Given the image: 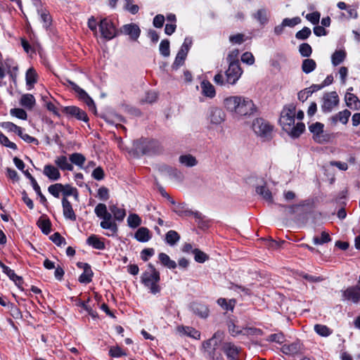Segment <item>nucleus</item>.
<instances>
[{
    "label": "nucleus",
    "mask_w": 360,
    "mask_h": 360,
    "mask_svg": "<svg viewBox=\"0 0 360 360\" xmlns=\"http://www.w3.org/2000/svg\"><path fill=\"white\" fill-rule=\"evenodd\" d=\"M238 50L235 49L228 54L226 60L229 63V68L225 71V77L221 72L215 75L213 79L215 84L220 86L236 84L243 74V70L238 59Z\"/></svg>",
    "instance_id": "1"
},
{
    "label": "nucleus",
    "mask_w": 360,
    "mask_h": 360,
    "mask_svg": "<svg viewBox=\"0 0 360 360\" xmlns=\"http://www.w3.org/2000/svg\"><path fill=\"white\" fill-rule=\"evenodd\" d=\"M296 107L293 103L286 105L281 112L279 123L283 129L291 138L296 139L305 130L303 122H297L295 124Z\"/></svg>",
    "instance_id": "2"
},
{
    "label": "nucleus",
    "mask_w": 360,
    "mask_h": 360,
    "mask_svg": "<svg viewBox=\"0 0 360 360\" xmlns=\"http://www.w3.org/2000/svg\"><path fill=\"white\" fill-rule=\"evenodd\" d=\"M94 212L97 217L102 219L100 223L101 227L110 231V233H106V236H112L116 235L118 231V226L112 213L108 210L106 205L98 203L94 209Z\"/></svg>",
    "instance_id": "3"
},
{
    "label": "nucleus",
    "mask_w": 360,
    "mask_h": 360,
    "mask_svg": "<svg viewBox=\"0 0 360 360\" xmlns=\"http://www.w3.org/2000/svg\"><path fill=\"white\" fill-rule=\"evenodd\" d=\"M147 267V270L141 276V281L152 294L155 295L161 290V287L159 284L160 274L151 263L148 264Z\"/></svg>",
    "instance_id": "4"
},
{
    "label": "nucleus",
    "mask_w": 360,
    "mask_h": 360,
    "mask_svg": "<svg viewBox=\"0 0 360 360\" xmlns=\"http://www.w3.org/2000/svg\"><path fill=\"white\" fill-rule=\"evenodd\" d=\"M159 143L157 141L141 138L133 143L134 153L137 155H153L159 150Z\"/></svg>",
    "instance_id": "5"
},
{
    "label": "nucleus",
    "mask_w": 360,
    "mask_h": 360,
    "mask_svg": "<svg viewBox=\"0 0 360 360\" xmlns=\"http://www.w3.org/2000/svg\"><path fill=\"white\" fill-rule=\"evenodd\" d=\"M252 129L263 141L272 139L274 126L263 118H257L252 122Z\"/></svg>",
    "instance_id": "6"
},
{
    "label": "nucleus",
    "mask_w": 360,
    "mask_h": 360,
    "mask_svg": "<svg viewBox=\"0 0 360 360\" xmlns=\"http://www.w3.org/2000/svg\"><path fill=\"white\" fill-rule=\"evenodd\" d=\"M323 124L316 122L309 127V131L313 134V139L318 143H324L330 141V136L323 133Z\"/></svg>",
    "instance_id": "7"
},
{
    "label": "nucleus",
    "mask_w": 360,
    "mask_h": 360,
    "mask_svg": "<svg viewBox=\"0 0 360 360\" xmlns=\"http://www.w3.org/2000/svg\"><path fill=\"white\" fill-rule=\"evenodd\" d=\"M98 26L101 36L104 39L110 40L116 36V28L110 19L107 18L101 19Z\"/></svg>",
    "instance_id": "8"
},
{
    "label": "nucleus",
    "mask_w": 360,
    "mask_h": 360,
    "mask_svg": "<svg viewBox=\"0 0 360 360\" xmlns=\"http://www.w3.org/2000/svg\"><path fill=\"white\" fill-rule=\"evenodd\" d=\"M222 338L223 333L218 330L214 333L211 338L203 342L202 347L210 356L214 355L215 350L221 342Z\"/></svg>",
    "instance_id": "9"
},
{
    "label": "nucleus",
    "mask_w": 360,
    "mask_h": 360,
    "mask_svg": "<svg viewBox=\"0 0 360 360\" xmlns=\"http://www.w3.org/2000/svg\"><path fill=\"white\" fill-rule=\"evenodd\" d=\"M339 97L336 91L326 93L323 97L321 110L323 112H330L339 103Z\"/></svg>",
    "instance_id": "10"
},
{
    "label": "nucleus",
    "mask_w": 360,
    "mask_h": 360,
    "mask_svg": "<svg viewBox=\"0 0 360 360\" xmlns=\"http://www.w3.org/2000/svg\"><path fill=\"white\" fill-rule=\"evenodd\" d=\"M256 112V107L252 102L248 98L241 97V101L238 107L236 112L238 116H250L253 115Z\"/></svg>",
    "instance_id": "11"
},
{
    "label": "nucleus",
    "mask_w": 360,
    "mask_h": 360,
    "mask_svg": "<svg viewBox=\"0 0 360 360\" xmlns=\"http://www.w3.org/2000/svg\"><path fill=\"white\" fill-rule=\"evenodd\" d=\"M67 82L71 86L72 89L77 93L79 99L82 100L86 105L89 107L90 110H96V105L93 99L89 96V94L81 87H79L75 82L68 79Z\"/></svg>",
    "instance_id": "12"
},
{
    "label": "nucleus",
    "mask_w": 360,
    "mask_h": 360,
    "mask_svg": "<svg viewBox=\"0 0 360 360\" xmlns=\"http://www.w3.org/2000/svg\"><path fill=\"white\" fill-rule=\"evenodd\" d=\"M191 44V41L188 43V39H185L184 42L178 51L175 60L172 65V68L173 70H177L179 68V67L183 65L189 50V44Z\"/></svg>",
    "instance_id": "13"
},
{
    "label": "nucleus",
    "mask_w": 360,
    "mask_h": 360,
    "mask_svg": "<svg viewBox=\"0 0 360 360\" xmlns=\"http://www.w3.org/2000/svg\"><path fill=\"white\" fill-rule=\"evenodd\" d=\"M221 350L229 360H239L238 355L241 352V347L236 346L233 342H224Z\"/></svg>",
    "instance_id": "14"
},
{
    "label": "nucleus",
    "mask_w": 360,
    "mask_h": 360,
    "mask_svg": "<svg viewBox=\"0 0 360 360\" xmlns=\"http://www.w3.org/2000/svg\"><path fill=\"white\" fill-rule=\"evenodd\" d=\"M173 212L180 217L193 216L195 219H201L202 214L198 211L193 212L188 209L187 205L184 202L178 203L173 209Z\"/></svg>",
    "instance_id": "15"
},
{
    "label": "nucleus",
    "mask_w": 360,
    "mask_h": 360,
    "mask_svg": "<svg viewBox=\"0 0 360 360\" xmlns=\"http://www.w3.org/2000/svg\"><path fill=\"white\" fill-rule=\"evenodd\" d=\"M63 112L67 115L75 117L79 120H82L85 122L89 121V117L86 112L77 106L71 105L64 107Z\"/></svg>",
    "instance_id": "16"
},
{
    "label": "nucleus",
    "mask_w": 360,
    "mask_h": 360,
    "mask_svg": "<svg viewBox=\"0 0 360 360\" xmlns=\"http://www.w3.org/2000/svg\"><path fill=\"white\" fill-rule=\"evenodd\" d=\"M77 266L83 269V273L79 276L78 281L81 283H89L92 281L94 273L91 270V266L87 263L78 262Z\"/></svg>",
    "instance_id": "17"
},
{
    "label": "nucleus",
    "mask_w": 360,
    "mask_h": 360,
    "mask_svg": "<svg viewBox=\"0 0 360 360\" xmlns=\"http://www.w3.org/2000/svg\"><path fill=\"white\" fill-rule=\"evenodd\" d=\"M342 297L344 300L357 303L360 300V287L355 285L347 288L342 291Z\"/></svg>",
    "instance_id": "18"
},
{
    "label": "nucleus",
    "mask_w": 360,
    "mask_h": 360,
    "mask_svg": "<svg viewBox=\"0 0 360 360\" xmlns=\"http://www.w3.org/2000/svg\"><path fill=\"white\" fill-rule=\"evenodd\" d=\"M122 32L124 34L129 35L131 39L136 41L140 36L141 30L137 25L130 23L124 25L122 28Z\"/></svg>",
    "instance_id": "19"
},
{
    "label": "nucleus",
    "mask_w": 360,
    "mask_h": 360,
    "mask_svg": "<svg viewBox=\"0 0 360 360\" xmlns=\"http://www.w3.org/2000/svg\"><path fill=\"white\" fill-rule=\"evenodd\" d=\"M43 174L51 181H58L60 179L59 169L52 165L48 164L44 167Z\"/></svg>",
    "instance_id": "20"
},
{
    "label": "nucleus",
    "mask_w": 360,
    "mask_h": 360,
    "mask_svg": "<svg viewBox=\"0 0 360 360\" xmlns=\"http://www.w3.org/2000/svg\"><path fill=\"white\" fill-rule=\"evenodd\" d=\"M350 116L351 112L349 110L345 109L332 116L329 120L333 125H336L338 122L343 124H346L348 122Z\"/></svg>",
    "instance_id": "21"
},
{
    "label": "nucleus",
    "mask_w": 360,
    "mask_h": 360,
    "mask_svg": "<svg viewBox=\"0 0 360 360\" xmlns=\"http://www.w3.org/2000/svg\"><path fill=\"white\" fill-rule=\"evenodd\" d=\"M62 205L64 217L71 221H76L77 216L73 210L71 202L66 198H63Z\"/></svg>",
    "instance_id": "22"
},
{
    "label": "nucleus",
    "mask_w": 360,
    "mask_h": 360,
    "mask_svg": "<svg viewBox=\"0 0 360 360\" xmlns=\"http://www.w3.org/2000/svg\"><path fill=\"white\" fill-rule=\"evenodd\" d=\"M54 163L62 171H72L74 167L65 155H59L55 158Z\"/></svg>",
    "instance_id": "23"
},
{
    "label": "nucleus",
    "mask_w": 360,
    "mask_h": 360,
    "mask_svg": "<svg viewBox=\"0 0 360 360\" xmlns=\"http://www.w3.org/2000/svg\"><path fill=\"white\" fill-rule=\"evenodd\" d=\"M242 96H230L224 99V105L225 108L233 112H236L238 107L241 101Z\"/></svg>",
    "instance_id": "24"
},
{
    "label": "nucleus",
    "mask_w": 360,
    "mask_h": 360,
    "mask_svg": "<svg viewBox=\"0 0 360 360\" xmlns=\"http://www.w3.org/2000/svg\"><path fill=\"white\" fill-rule=\"evenodd\" d=\"M346 105L348 108L354 110H360V100L354 94L347 92L345 97Z\"/></svg>",
    "instance_id": "25"
},
{
    "label": "nucleus",
    "mask_w": 360,
    "mask_h": 360,
    "mask_svg": "<svg viewBox=\"0 0 360 360\" xmlns=\"http://www.w3.org/2000/svg\"><path fill=\"white\" fill-rule=\"evenodd\" d=\"M225 114L224 111L218 108H213L210 112V122L214 124H219L224 122Z\"/></svg>",
    "instance_id": "26"
},
{
    "label": "nucleus",
    "mask_w": 360,
    "mask_h": 360,
    "mask_svg": "<svg viewBox=\"0 0 360 360\" xmlns=\"http://www.w3.org/2000/svg\"><path fill=\"white\" fill-rule=\"evenodd\" d=\"M301 349L299 342H294L290 344H285L281 347V352L286 355H294L297 354Z\"/></svg>",
    "instance_id": "27"
},
{
    "label": "nucleus",
    "mask_w": 360,
    "mask_h": 360,
    "mask_svg": "<svg viewBox=\"0 0 360 360\" xmlns=\"http://www.w3.org/2000/svg\"><path fill=\"white\" fill-rule=\"evenodd\" d=\"M150 238V231L146 227H140L134 234V238L141 243L148 242Z\"/></svg>",
    "instance_id": "28"
},
{
    "label": "nucleus",
    "mask_w": 360,
    "mask_h": 360,
    "mask_svg": "<svg viewBox=\"0 0 360 360\" xmlns=\"http://www.w3.org/2000/svg\"><path fill=\"white\" fill-rule=\"evenodd\" d=\"M202 94L210 98L215 96L216 91L214 86L207 80H203L201 82Z\"/></svg>",
    "instance_id": "29"
},
{
    "label": "nucleus",
    "mask_w": 360,
    "mask_h": 360,
    "mask_svg": "<svg viewBox=\"0 0 360 360\" xmlns=\"http://www.w3.org/2000/svg\"><path fill=\"white\" fill-rule=\"evenodd\" d=\"M86 243L96 250H103L105 248L104 242L96 235H91L86 239Z\"/></svg>",
    "instance_id": "30"
},
{
    "label": "nucleus",
    "mask_w": 360,
    "mask_h": 360,
    "mask_svg": "<svg viewBox=\"0 0 360 360\" xmlns=\"http://www.w3.org/2000/svg\"><path fill=\"white\" fill-rule=\"evenodd\" d=\"M109 210L112 213L115 221H122L124 217H126L125 210L123 208L118 207L115 205H110L109 207Z\"/></svg>",
    "instance_id": "31"
},
{
    "label": "nucleus",
    "mask_w": 360,
    "mask_h": 360,
    "mask_svg": "<svg viewBox=\"0 0 360 360\" xmlns=\"http://www.w3.org/2000/svg\"><path fill=\"white\" fill-rule=\"evenodd\" d=\"M20 103L22 106L25 107V108L31 110L34 106L36 101L33 95L26 94L22 96L20 101Z\"/></svg>",
    "instance_id": "32"
},
{
    "label": "nucleus",
    "mask_w": 360,
    "mask_h": 360,
    "mask_svg": "<svg viewBox=\"0 0 360 360\" xmlns=\"http://www.w3.org/2000/svg\"><path fill=\"white\" fill-rule=\"evenodd\" d=\"M256 192L261 195L263 199L269 203H273V196L270 190L266 186H260L256 188Z\"/></svg>",
    "instance_id": "33"
},
{
    "label": "nucleus",
    "mask_w": 360,
    "mask_h": 360,
    "mask_svg": "<svg viewBox=\"0 0 360 360\" xmlns=\"http://www.w3.org/2000/svg\"><path fill=\"white\" fill-rule=\"evenodd\" d=\"M158 259L164 266L170 269H174L176 267V263L175 261L170 259V257L164 252H161L158 255Z\"/></svg>",
    "instance_id": "34"
},
{
    "label": "nucleus",
    "mask_w": 360,
    "mask_h": 360,
    "mask_svg": "<svg viewBox=\"0 0 360 360\" xmlns=\"http://www.w3.org/2000/svg\"><path fill=\"white\" fill-rule=\"evenodd\" d=\"M316 63L314 59L306 58L302 61L301 69L304 73L309 74L316 68Z\"/></svg>",
    "instance_id": "35"
},
{
    "label": "nucleus",
    "mask_w": 360,
    "mask_h": 360,
    "mask_svg": "<svg viewBox=\"0 0 360 360\" xmlns=\"http://www.w3.org/2000/svg\"><path fill=\"white\" fill-rule=\"evenodd\" d=\"M346 52L344 50H336L331 56V63L334 66H338L346 58Z\"/></svg>",
    "instance_id": "36"
},
{
    "label": "nucleus",
    "mask_w": 360,
    "mask_h": 360,
    "mask_svg": "<svg viewBox=\"0 0 360 360\" xmlns=\"http://www.w3.org/2000/svg\"><path fill=\"white\" fill-rule=\"evenodd\" d=\"M192 309L193 312L201 318H206L209 315V309L205 304H193Z\"/></svg>",
    "instance_id": "37"
},
{
    "label": "nucleus",
    "mask_w": 360,
    "mask_h": 360,
    "mask_svg": "<svg viewBox=\"0 0 360 360\" xmlns=\"http://www.w3.org/2000/svg\"><path fill=\"white\" fill-rule=\"evenodd\" d=\"M179 162L188 167H194L198 164L196 158L191 154L181 155Z\"/></svg>",
    "instance_id": "38"
},
{
    "label": "nucleus",
    "mask_w": 360,
    "mask_h": 360,
    "mask_svg": "<svg viewBox=\"0 0 360 360\" xmlns=\"http://www.w3.org/2000/svg\"><path fill=\"white\" fill-rule=\"evenodd\" d=\"M180 240V235L173 230L169 231L165 235V241L170 246H174Z\"/></svg>",
    "instance_id": "39"
},
{
    "label": "nucleus",
    "mask_w": 360,
    "mask_h": 360,
    "mask_svg": "<svg viewBox=\"0 0 360 360\" xmlns=\"http://www.w3.org/2000/svg\"><path fill=\"white\" fill-rule=\"evenodd\" d=\"M304 205L305 203L304 201H302L298 204H293L290 205L278 204L279 207L285 209V211L287 212V214L290 215L295 214L300 207H304Z\"/></svg>",
    "instance_id": "40"
},
{
    "label": "nucleus",
    "mask_w": 360,
    "mask_h": 360,
    "mask_svg": "<svg viewBox=\"0 0 360 360\" xmlns=\"http://www.w3.org/2000/svg\"><path fill=\"white\" fill-rule=\"evenodd\" d=\"M37 225L45 235H48L51 232V223L49 219L40 218L37 221Z\"/></svg>",
    "instance_id": "41"
},
{
    "label": "nucleus",
    "mask_w": 360,
    "mask_h": 360,
    "mask_svg": "<svg viewBox=\"0 0 360 360\" xmlns=\"http://www.w3.org/2000/svg\"><path fill=\"white\" fill-rule=\"evenodd\" d=\"M253 17L262 25L268 22L267 11L264 8L259 9L254 15Z\"/></svg>",
    "instance_id": "42"
},
{
    "label": "nucleus",
    "mask_w": 360,
    "mask_h": 360,
    "mask_svg": "<svg viewBox=\"0 0 360 360\" xmlns=\"http://www.w3.org/2000/svg\"><path fill=\"white\" fill-rule=\"evenodd\" d=\"M85 160V157L79 153H75L70 155V161L72 165L75 164L79 167H82Z\"/></svg>",
    "instance_id": "43"
},
{
    "label": "nucleus",
    "mask_w": 360,
    "mask_h": 360,
    "mask_svg": "<svg viewBox=\"0 0 360 360\" xmlns=\"http://www.w3.org/2000/svg\"><path fill=\"white\" fill-rule=\"evenodd\" d=\"M162 171L165 172L169 176L176 179H180L182 176V174L179 169L169 166H163L162 167Z\"/></svg>",
    "instance_id": "44"
},
{
    "label": "nucleus",
    "mask_w": 360,
    "mask_h": 360,
    "mask_svg": "<svg viewBox=\"0 0 360 360\" xmlns=\"http://www.w3.org/2000/svg\"><path fill=\"white\" fill-rule=\"evenodd\" d=\"M217 304L224 310H233L236 304L234 299L230 300L229 302L225 298H219L217 300Z\"/></svg>",
    "instance_id": "45"
},
{
    "label": "nucleus",
    "mask_w": 360,
    "mask_h": 360,
    "mask_svg": "<svg viewBox=\"0 0 360 360\" xmlns=\"http://www.w3.org/2000/svg\"><path fill=\"white\" fill-rule=\"evenodd\" d=\"M127 224L130 228L136 229L141 224V219L136 214H130L127 218Z\"/></svg>",
    "instance_id": "46"
},
{
    "label": "nucleus",
    "mask_w": 360,
    "mask_h": 360,
    "mask_svg": "<svg viewBox=\"0 0 360 360\" xmlns=\"http://www.w3.org/2000/svg\"><path fill=\"white\" fill-rule=\"evenodd\" d=\"M314 330L322 337H328L332 333V330L328 326L321 324H316L314 326Z\"/></svg>",
    "instance_id": "47"
},
{
    "label": "nucleus",
    "mask_w": 360,
    "mask_h": 360,
    "mask_svg": "<svg viewBox=\"0 0 360 360\" xmlns=\"http://www.w3.org/2000/svg\"><path fill=\"white\" fill-rule=\"evenodd\" d=\"M37 73L34 68H30L26 72V84L32 86L37 82Z\"/></svg>",
    "instance_id": "48"
},
{
    "label": "nucleus",
    "mask_w": 360,
    "mask_h": 360,
    "mask_svg": "<svg viewBox=\"0 0 360 360\" xmlns=\"http://www.w3.org/2000/svg\"><path fill=\"white\" fill-rule=\"evenodd\" d=\"M193 254L194 255L195 261L198 263H204L209 259V256L206 253L198 248L193 250Z\"/></svg>",
    "instance_id": "49"
},
{
    "label": "nucleus",
    "mask_w": 360,
    "mask_h": 360,
    "mask_svg": "<svg viewBox=\"0 0 360 360\" xmlns=\"http://www.w3.org/2000/svg\"><path fill=\"white\" fill-rule=\"evenodd\" d=\"M63 190V185L62 184H55L49 186L48 191L55 198H59L60 193Z\"/></svg>",
    "instance_id": "50"
},
{
    "label": "nucleus",
    "mask_w": 360,
    "mask_h": 360,
    "mask_svg": "<svg viewBox=\"0 0 360 360\" xmlns=\"http://www.w3.org/2000/svg\"><path fill=\"white\" fill-rule=\"evenodd\" d=\"M160 52L164 57H168L170 54L169 50V41L168 39H163L160 44Z\"/></svg>",
    "instance_id": "51"
},
{
    "label": "nucleus",
    "mask_w": 360,
    "mask_h": 360,
    "mask_svg": "<svg viewBox=\"0 0 360 360\" xmlns=\"http://www.w3.org/2000/svg\"><path fill=\"white\" fill-rule=\"evenodd\" d=\"M331 240V238L330 235L326 232L323 231L321 233V238H319L317 236L314 237L313 242L315 245H322L324 243H327Z\"/></svg>",
    "instance_id": "52"
},
{
    "label": "nucleus",
    "mask_w": 360,
    "mask_h": 360,
    "mask_svg": "<svg viewBox=\"0 0 360 360\" xmlns=\"http://www.w3.org/2000/svg\"><path fill=\"white\" fill-rule=\"evenodd\" d=\"M4 65L7 70L8 74L13 77V71L18 70V66L14 65L13 60L11 58H6L4 61Z\"/></svg>",
    "instance_id": "53"
},
{
    "label": "nucleus",
    "mask_w": 360,
    "mask_h": 360,
    "mask_svg": "<svg viewBox=\"0 0 360 360\" xmlns=\"http://www.w3.org/2000/svg\"><path fill=\"white\" fill-rule=\"evenodd\" d=\"M299 52L302 57H309L312 53L311 46L307 43H303L299 46Z\"/></svg>",
    "instance_id": "54"
},
{
    "label": "nucleus",
    "mask_w": 360,
    "mask_h": 360,
    "mask_svg": "<svg viewBox=\"0 0 360 360\" xmlns=\"http://www.w3.org/2000/svg\"><path fill=\"white\" fill-rule=\"evenodd\" d=\"M0 143L3 146L11 148L13 150H17L18 147L17 145L9 141L8 137L5 136L1 131H0Z\"/></svg>",
    "instance_id": "55"
},
{
    "label": "nucleus",
    "mask_w": 360,
    "mask_h": 360,
    "mask_svg": "<svg viewBox=\"0 0 360 360\" xmlns=\"http://www.w3.org/2000/svg\"><path fill=\"white\" fill-rule=\"evenodd\" d=\"M284 340L285 338L282 333L271 334L266 339V340L268 342H276L278 344L283 343L284 342Z\"/></svg>",
    "instance_id": "56"
},
{
    "label": "nucleus",
    "mask_w": 360,
    "mask_h": 360,
    "mask_svg": "<svg viewBox=\"0 0 360 360\" xmlns=\"http://www.w3.org/2000/svg\"><path fill=\"white\" fill-rule=\"evenodd\" d=\"M311 31L307 27H303L301 30L295 34V37L300 40H305L311 35Z\"/></svg>",
    "instance_id": "57"
},
{
    "label": "nucleus",
    "mask_w": 360,
    "mask_h": 360,
    "mask_svg": "<svg viewBox=\"0 0 360 360\" xmlns=\"http://www.w3.org/2000/svg\"><path fill=\"white\" fill-rule=\"evenodd\" d=\"M62 193L64 195L63 198H66L68 196H70L72 195H74L75 197H77V195H78L77 188L71 186L70 184L63 185V190L62 191Z\"/></svg>",
    "instance_id": "58"
},
{
    "label": "nucleus",
    "mask_w": 360,
    "mask_h": 360,
    "mask_svg": "<svg viewBox=\"0 0 360 360\" xmlns=\"http://www.w3.org/2000/svg\"><path fill=\"white\" fill-rule=\"evenodd\" d=\"M109 355L112 357L118 358L126 356L127 354L118 346L111 347L109 349Z\"/></svg>",
    "instance_id": "59"
},
{
    "label": "nucleus",
    "mask_w": 360,
    "mask_h": 360,
    "mask_svg": "<svg viewBox=\"0 0 360 360\" xmlns=\"http://www.w3.org/2000/svg\"><path fill=\"white\" fill-rule=\"evenodd\" d=\"M11 115L15 116L20 120H25L27 118V112L22 108H12L10 111Z\"/></svg>",
    "instance_id": "60"
},
{
    "label": "nucleus",
    "mask_w": 360,
    "mask_h": 360,
    "mask_svg": "<svg viewBox=\"0 0 360 360\" xmlns=\"http://www.w3.org/2000/svg\"><path fill=\"white\" fill-rule=\"evenodd\" d=\"M11 315L15 319H22V315L20 309L13 303L8 304Z\"/></svg>",
    "instance_id": "61"
},
{
    "label": "nucleus",
    "mask_w": 360,
    "mask_h": 360,
    "mask_svg": "<svg viewBox=\"0 0 360 360\" xmlns=\"http://www.w3.org/2000/svg\"><path fill=\"white\" fill-rule=\"evenodd\" d=\"M50 240L55 243L57 246H61L63 244H65V239L61 236L58 232L54 233L50 236Z\"/></svg>",
    "instance_id": "62"
},
{
    "label": "nucleus",
    "mask_w": 360,
    "mask_h": 360,
    "mask_svg": "<svg viewBox=\"0 0 360 360\" xmlns=\"http://www.w3.org/2000/svg\"><path fill=\"white\" fill-rule=\"evenodd\" d=\"M124 8L131 14H136L139 12V8L137 5L133 4V0H124Z\"/></svg>",
    "instance_id": "63"
},
{
    "label": "nucleus",
    "mask_w": 360,
    "mask_h": 360,
    "mask_svg": "<svg viewBox=\"0 0 360 360\" xmlns=\"http://www.w3.org/2000/svg\"><path fill=\"white\" fill-rule=\"evenodd\" d=\"M0 267L2 269V271L6 274L8 278L11 280H13L15 278H17V275L15 274V271L10 269L8 266L5 265L1 260H0Z\"/></svg>",
    "instance_id": "64"
}]
</instances>
